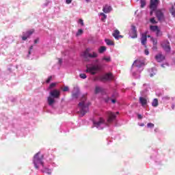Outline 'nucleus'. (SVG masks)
I'll return each instance as SVG.
<instances>
[{
  "label": "nucleus",
  "mask_w": 175,
  "mask_h": 175,
  "mask_svg": "<svg viewBox=\"0 0 175 175\" xmlns=\"http://www.w3.org/2000/svg\"><path fill=\"white\" fill-rule=\"evenodd\" d=\"M79 77H81V79H87V75L84 73H82L79 75Z\"/></svg>",
  "instance_id": "34"
},
{
  "label": "nucleus",
  "mask_w": 175,
  "mask_h": 175,
  "mask_svg": "<svg viewBox=\"0 0 175 175\" xmlns=\"http://www.w3.org/2000/svg\"><path fill=\"white\" fill-rule=\"evenodd\" d=\"M99 16H102L103 17L101 18V21H105V18H107V16L106 14H105V13L103 12H100L99 14Z\"/></svg>",
  "instance_id": "23"
},
{
  "label": "nucleus",
  "mask_w": 175,
  "mask_h": 175,
  "mask_svg": "<svg viewBox=\"0 0 175 175\" xmlns=\"http://www.w3.org/2000/svg\"><path fill=\"white\" fill-rule=\"evenodd\" d=\"M50 96L48 97L47 101L49 106H53L55 103V99H59L61 92L57 89L51 90L49 93Z\"/></svg>",
  "instance_id": "3"
},
{
  "label": "nucleus",
  "mask_w": 175,
  "mask_h": 175,
  "mask_svg": "<svg viewBox=\"0 0 175 175\" xmlns=\"http://www.w3.org/2000/svg\"><path fill=\"white\" fill-rule=\"evenodd\" d=\"M107 115L108 116L107 122L105 120V119H103V118H99L98 121L93 122L94 126L98 128V129H103V128H100L103 124H105L106 126H109V125H110V124H111V122L116 120V113L111 111H107Z\"/></svg>",
  "instance_id": "1"
},
{
  "label": "nucleus",
  "mask_w": 175,
  "mask_h": 175,
  "mask_svg": "<svg viewBox=\"0 0 175 175\" xmlns=\"http://www.w3.org/2000/svg\"><path fill=\"white\" fill-rule=\"evenodd\" d=\"M156 16L157 17L159 21H165V15L162 10H159L156 11Z\"/></svg>",
  "instance_id": "11"
},
{
  "label": "nucleus",
  "mask_w": 175,
  "mask_h": 175,
  "mask_svg": "<svg viewBox=\"0 0 175 175\" xmlns=\"http://www.w3.org/2000/svg\"><path fill=\"white\" fill-rule=\"evenodd\" d=\"M172 109H174V106H172Z\"/></svg>",
  "instance_id": "55"
},
{
  "label": "nucleus",
  "mask_w": 175,
  "mask_h": 175,
  "mask_svg": "<svg viewBox=\"0 0 175 175\" xmlns=\"http://www.w3.org/2000/svg\"><path fill=\"white\" fill-rule=\"evenodd\" d=\"M161 47L166 51V53H170L171 47L170 42L168 40H164L161 42Z\"/></svg>",
  "instance_id": "8"
},
{
  "label": "nucleus",
  "mask_w": 175,
  "mask_h": 175,
  "mask_svg": "<svg viewBox=\"0 0 175 175\" xmlns=\"http://www.w3.org/2000/svg\"><path fill=\"white\" fill-rule=\"evenodd\" d=\"M72 0H66V3H67V5H69V4L72 3Z\"/></svg>",
  "instance_id": "40"
},
{
  "label": "nucleus",
  "mask_w": 175,
  "mask_h": 175,
  "mask_svg": "<svg viewBox=\"0 0 175 175\" xmlns=\"http://www.w3.org/2000/svg\"><path fill=\"white\" fill-rule=\"evenodd\" d=\"M144 53L146 54V55H148V54H150V52L148 51V49H146L144 51Z\"/></svg>",
  "instance_id": "38"
},
{
  "label": "nucleus",
  "mask_w": 175,
  "mask_h": 175,
  "mask_svg": "<svg viewBox=\"0 0 175 175\" xmlns=\"http://www.w3.org/2000/svg\"><path fill=\"white\" fill-rule=\"evenodd\" d=\"M152 42L153 43V45H157V44L158 43V40L152 38Z\"/></svg>",
  "instance_id": "33"
},
{
  "label": "nucleus",
  "mask_w": 175,
  "mask_h": 175,
  "mask_svg": "<svg viewBox=\"0 0 175 175\" xmlns=\"http://www.w3.org/2000/svg\"><path fill=\"white\" fill-rule=\"evenodd\" d=\"M62 91L64 92H68V91H69V87H68V86H64V88H62Z\"/></svg>",
  "instance_id": "32"
},
{
  "label": "nucleus",
  "mask_w": 175,
  "mask_h": 175,
  "mask_svg": "<svg viewBox=\"0 0 175 175\" xmlns=\"http://www.w3.org/2000/svg\"><path fill=\"white\" fill-rule=\"evenodd\" d=\"M139 103L142 106H146V105H147V98L144 97H139Z\"/></svg>",
  "instance_id": "17"
},
{
  "label": "nucleus",
  "mask_w": 175,
  "mask_h": 175,
  "mask_svg": "<svg viewBox=\"0 0 175 175\" xmlns=\"http://www.w3.org/2000/svg\"><path fill=\"white\" fill-rule=\"evenodd\" d=\"M140 126H144V124H142Z\"/></svg>",
  "instance_id": "50"
},
{
  "label": "nucleus",
  "mask_w": 175,
  "mask_h": 175,
  "mask_svg": "<svg viewBox=\"0 0 175 175\" xmlns=\"http://www.w3.org/2000/svg\"><path fill=\"white\" fill-rule=\"evenodd\" d=\"M44 159V156L40 153V152H37L33 159V163L34 165V167L36 169H39V166L40 165L44 166L43 159Z\"/></svg>",
  "instance_id": "4"
},
{
  "label": "nucleus",
  "mask_w": 175,
  "mask_h": 175,
  "mask_svg": "<svg viewBox=\"0 0 175 175\" xmlns=\"http://www.w3.org/2000/svg\"><path fill=\"white\" fill-rule=\"evenodd\" d=\"M129 35L132 39H136V38H137V29H136V26L133 25H131Z\"/></svg>",
  "instance_id": "9"
},
{
  "label": "nucleus",
  "mask_w": 175,
  "mask_h": 175,
  "mask_svg": "<svg viewBox=\"0 0 175 175\" xmlns=\"http://www.w3.org/2000/svg\"><path fill=\"white\" fill-rule=\"evenodd\" d=\"M101 80H113V74L107 73L101 78Z\"/></svg>",
  "instance_id": "15"
},
{
  "label": "nucleus",
  "mask_w": 175,
  "mask_h": 175,
  "mask_svg": "<svg viewBox=\"0 0 175 175\" xmlns=\"http://www.w3.org/2000/svg\"><path fill=\"white\" fill-rule=\"evenodd\" d=\"M156 36L157 37L162 36V31H161V29H159L157 31H156Z\"/></svg>",
  "instance_id": "27"
},
{
  "label": "nucleus",
  "mask_w": 175,
  "mask_h": 175,
  "mask_svg": "<svg viewBox=\"0 0 175 175\" xmlns=\"http://www.w3.org/2000/svg\"><path fill=\"white\" fill-rule=\"evenodd\" d=\"M148 32L146 31L144 33H141V44L147 49V38H151L150 35L147 36Z\"/></svg>",
  "instance_id": "7"
},
{
  "label": "nucleus",
  "mask_w": 175,
  "mask_h": 175,
  "mask_svg": "<svg viewBox=\"0 0 175 175\" xmlns=\"http://www.w3.org/2000/svg\"><path fill=\"white\" fill-rule=\"evenodd\" d=\"M111 10H113V8H111V6L109 5H105L103 8V11L104 12V13H110V12H111Z\"/></svg>",
  "instance_id": "16"
},
{
  "label": "nucleus",
  "mask_w": 175,
  "mask_h": 175,
  "mask_svg": "<svg viewBox=\"0 0 175 175\" xmlns=\"http://www.w3.org/2000/svg\"><path fill=\"white\" fill-rule=\"evenodd\" d=\"M83 33L84 31H83V29H79L76 33V36H80V35H83Z\"/></svg>",
  "instance_id": "25"
},
{
  "label": "nucleus",
  "mask_w": 175,
  "mask_h": 175,
  "mask_svg": "<svg viewBox=\"0 0 175 175\" xmlns=\"http://www.w3.org/2000/svg\"><path fill=\"white\" fill-rule=\"evenodd\" d=\"M88 106H90V103L87 101V96H83L81 102L78 104L79 112L82 116H84L88 111Z\"/></svg>",
  "instance_id": "2"
},
{
  "label": "nucleus",
  "mask_w": 175,
  "mask_h": 175,
  "mask_svg": "<svg viewBox=\"0 0 175 175\" xmlns=\"http://www.w3.org/2000/svg\"><path fill=\"white\" fill-rule=\"evenodd\" d=\"M91 49L88 48L86 50L83 52V57L85 59L87 58H98V54L96 52H92L90 53Z\"/></svg>",
  "instance_id": "5"
},
{
  "label": "nucleus",
  "mask_w": 175,
  "mask_h": 175,
  "mask_svg": "<svg viewBox=\"0 0 175 175\" xmlns=\"http://www.w3.org/2000/svg\"><path fill=\"white\" fill-rule=\"evenodd\" d=\"M86 68V72L88 73H91V75H96V72H98V70H100L99 65H93L91 67H88V66H87Z\"/></svg>",
  "instance_id": "6"
},
{
  "label": "nucleus",
  "mask_w": 175,
  "mask_h": 175,
  "mask_svg": "<svg viewBox=\"0 0 175 175\" xmlns=\"http://www.w3.org/2000/svg\"><path fill=\"white\" fill-rule=\"evenodd\" d=\"M159 103H158V100L157 98H154L152 103V105L153 107H158V105Z\"/></svg>",
  "instance_id": "20"
},
{
  "label": "nucleus",
  "mask_w": 175,
  "mask_h": 175,
  "mask_svg": "<svg viewBox=\"0 0 175 175\" xmlns=\"http://www.w3.org/2000/svg\"><path fill=\"white\" fill-rule=\"evenodd\" d=\"M116 114H120V112H118H118H116Z\"/></svg>",
  "instance_id": "52"
},
{
  "label": "nucleus",
  "mask_w": 175,
  "mask_h": 175,
  "mask_svg": "<svg viewBox=\"0 0 175 175\" xmlns=\"http://www.w3.org/2000/svg\"><path fill=\"white\" fill-rule=\"evenodd\" d=\"M105 50H106V46H100L98 49V53H100V54H103V53H105Z\"/></svg>",
  "instance_id": "22"
},
{
  "label": "nucleus",
  "mask_w": 175,
  "mask_h": 175,
  "mask_svg": "<svg viewBox=\"0 0 175 175\" xmlns=\"http://www.w3.org/2000/svg\"><path fill=\"white\" fill-rule=\"evenodd\" d=\"M111 102L113 103H116V102H117V100L116 99H111Z\"/></svg>",
  "instance_id": "45"
},
{
  "label": "nucleus",
  "mask_w": 175,
  "mask_h": 175,
  "mask_svg": "<svg viewBox=\"0 0 175 175\" xmlns=\"http://www.w3.org/2000/svg\"><path fill=\"white\" fill-rule=\"evenodd\" d=\"M147 126L148 128H154V125L152 123H148Z\"/></svg>",
  "instance_id": "36"
},
{
  "label": "nucleus",
  "mask_w": 175,
  "mask_h": 175,
  "mask_svg": "<svg viewBox=\"0 0 175 175\" xmlns=\"http://www.w3.org/2000/svg\"><path fill=\"white\" fill-rule=\"evenodd\" d=\"M38 42H39V38H37L34 40V44H36V43H38Z\"/></svg>",
  "instance_id": "43"
},
{
  "label": "nucleus",
  "mask_w": 175,
  "mask_h": 175,
  "mask_svg": "<svg viewBox=\"0 0 175 175\" xmlns=\"http://www.w3.org/2000/svg\"><path fill=\"white\" fill-rule=\"evenodd\" d=\"M150 28V30H152L153 32H157V31L159 29V27H158V26L154 25H151Z\"/></svg>",
  "instance_id": "21"
},
{
  "label": "nucleus",
  "mask_w": 175,
  "mask_h": 175,
  "mask_svg": "<svg viewBox=\"0 0 175 175\" xmlns=\"http://www.w3.org/2000/svg\"><path fill=\"white\" fill-rule=\"evenodd\" d=\"M87 2H90V0H86Z\"/></svg>",
  "instance_id": "54"
},
{
  "label": "nucleus",
  "mask_w": 175,
  "mask_h": 175,
  "mask_svg": "<svg viewBox=\"0 0 175 175\" xmlns=\"http://www.w3.org/2000/svg\"><path fill=\"white\" fill-rule=\"evenodd\" d=\"M98 61H99V60L96 59V62H98Z\"/></svg>",
  "instance_id": "53"
},
{
  "label": "nucleus",
  "mask_w": 175,
  "mask_h": 175,
  "mask_svg": "<svg viewBox=\"0 0 175 175\" xmlns=\"http://www.w3.org/2000/svg\"><path fill=\"white\" fill-rule=\"evenodd\" d=\"M79 23L81 24V25H82V27L84 26V21H83V19H79Z\"/></svg>",
  "instance_id": "37"
},
{
  "label": "nucleus",
  "mask_w": 175,
  "mask_h": 175,
  "mask_svg": "<svg viewBox=\"0 0 175 175\" xmlns=\"http://www.w3.org/2000/svg\"><path fill=\"white\" fill-rule=\"evenodd\" d=\"M77 96H78L77 93L72 94V98H77Z\"/></svg>",
  "instance_id": "41"
},
{
  "label": "nucleus",
  "mask_w": 175,
  "mask_h": 175,
  "mask_svg": "<svg viewBox=\"0 0 175 175\" xmlns=\"http://www.w3.org/2000/svg\"><path fill=\"white\" fill-rule=\"evenodd\" d=\"M138 118H139V120H142V119L143 118V116H142V115L139 114V115H138Z\"/></svg>",
  "instance_id": "44"
},
{
  "label": "nucleus",
  "mask_w": 175,
  "mask_h": 175,
  "mask_svg": "<svg viewBox=\"0 0 175 175\" xmlns=\"http://www.w3.org/2000/svg\"><path fill=\"white\" fill-rule=\"evenodd\" d=\"M170 13L171 14H172L174 16V17H175V10H174V7L172 6V9L170 10Z\"/></svg>",
  "instance_id": "30"
},
{
  "label": "nucleus",
  "mask_w": 175,
  "mask_h": 175,
  "mask_svg": "<svg viewBox=\"0 0 175 175\" xmlns=\"http://www.w3.org/2000/svg\"><path fill=\"white\" fill-rule=\"evenodd\" d=\"M33 32H35V30L31 29V30L27 31L25 35H27V38H29V36H31V35H32V33H33Z\"/></svg>",
  "instance_id": "24"
},
{
  "label": "nucleus",
  "mask_w": 175,
  "mask_h": 175,
  "mask_svg": "<svg viewBox=\"0 0 175 175\" xmlns=\"http://www.w3.org/2000/svg\"><path fill=\"white\" fill-rule=\"evenodd\" d=\"M135 1H136V2H138L139 0H135Z\"/></svg>",
  "instance_id": "56"
},
{
  "label": "nucleus",
  "mask_w": 175,
  "mask_h": 175,
  "mask_svg": "<svg viewBox=\"0 0 175 175\" xmlns=\"http://www.w3.org/2000/svg\"><path fill=\"white\" fill-rule=\"evenodd\" d=\"M112 36L115 39H120V38H123L122 36L120 35V31L118 29L114 30L113 33H112Z\"/></svg>",
  "instance_id": "14"
},
{
  "label": "nucleus",
  "mask_w": 175,
  "mask_h": 175,
  "mask_svg": "<svg viewBox=\"0 0 175 175\" xmlns=\"http://www.w3.org/2000/svg\"><path fill=\"white\" fill-rule=\"evenodd\" d=\"M154 76L153 74H150V77H152Z\"/></svg>",
  "instance_id": "49"
},
{
  "label": "nucleus",
  "mask_w": 175,
  "mask_h": 175,
  "mask_svg": "<svg viewBox=\"0 0 175 175\" xmlns=\"http://www.w3.org/2000/svg\"><path fill=\"white\" fill-rule=\"evenodd\" d=\"M141 8H144L146 6V0H141Z\"/></svg>",
  "instance_id": "28"
},
{
  "label": "nucleus",
  "mask_w": 175,
  "mask_h": 175,
  "mask_svg": "<svg viewBox=\"0 0 175 175\" xmlns=\"http://www.w3.org/2000/svg\"><path fill=\"white\" fill-rule=\"evenodd\" d=\"M152 12H154V11H152V10H151V11H150V14H151V15H152Z\"/></svg>",
  "instance_id": "48"
},
{
  "label": "nucleus",
  "mask_w": 175,
  "mask_h": 175,
  "mask_svg": "<svg viewBox=\"0 0 175 175\" xmlns=\"http://www.w3.org/2000/svg\"><path fill=\"white\" fill-rule=\"evenodd\" d=\"M158 5H159V0H150V8L152 11L157 10Z\"/></svg>",
  "instance_id": "10"
},
{
  "label": "nucleus",
  "mask_w": 175,
  "mask_h": 175,
  "mask_svg": "<svg viewBox=\"0 0 175 175\" xmlns=\"http://www.w3.org/2000/svg\"><path fill=\"white\" fill-rule=\"evenodd\" d=\"M103 60L106 61V62H110V61H111V59L110 58V57H104L103 58Z\"/></svg>",
  "instance_id": "29"
},
{
  "label": "nucleus",
  "mask_w": 175,
  "mask_h": 175,
  "mask_svg": "<svg viewBox=\"0 0 175 175\" xmlns=\"http://www.w3.org/2000/svg\"><path fill=\"white\" fill-rule=\"evenodd\" d=\"M33 49V46H31L30 47H29V50L31 51V50H32Z\"/></svg>",
  "instance_id": "47"
},
{
  "label": "nucleus",
  "mask_w": 175,
  "mask_h": 175,
  "mask_svg": "<svg viewBox=\"0 0 175 175\" xmlns=\"http://www.w3.org/2000/svg\"><path fill=\"white\" fill-rule=\"evenodd\" d=\"M59 64H62V59H59Z\"/></svg>",
  "instance_id": "46"
},
{
  "label": "nucleus",
  "mask_w": 175,
  "mask_h": 175,
  "mask_svg": "<svg viewBox=\"0 0 175 175\" xmlns=\"http://www.w3.org/2000/svg\"><path fill=\"white\" fill-rule=\"evenodd\" d=\"M158 47H157V45H153L152 49L153 50H157Z\"/></svg>",
  "instance_id": "42"
},
{
  "label": "nucleus",
  "mask_w": 175,
  "mask_h": 175,
  "mask_svg": "<svg viewBox=\"0 0 175 175\" xmlns=\"http://www.w3.org/2000/svg\"><path fill=\"white\" fill-rule=\"evenodd\" d=\"M57 85V83H52L49 85V90H52V88H55Z\"/></svg>",
  "instance_id": "26"
},
{
  "label": "nucleus",
  "mask_w": 175,
  "mask_h": 175,
  "mask_svg": "<svg viewBox=\"0 0 175 175\" xmlns=\"http://www.w3.org/2000/svg\"><path fill=\"white\" fill-rule=\"evenodd\" d=\"M28 36L26 35V36H23V37H22V40H27V39H28Z\"/></svg>",
  "instance_id": "39"
},
{
  "label": "nucleus",
  "mask_w": 175,
  "mask_h": 175,
  "mask_svg": "<svg viewBox=\"0 0 175 175\" xmlns=\"http://www.w3.org/2000/svg\"><path fill=\"white\" fill-rule=\"evenodd\" d=\"M52 79H53V76L49 77L48 79L46 81V83H50Z\"/></svg>",
  "instance_id": "35"
},
{
  "label": "nucleus",
  "mask_w": 175,
  "mask_h": 175,
  "mask_svg": "<svg viewBox=\"0 0 175 175\" xmlns=\"http://www.w3.org/2000/svg\"><path fill=\"white\" fill-rule=\"evenodd\" d=\"M105 40L107 46H114V42L111 41V40L105 39Z\"/></svg>",
  "instance_id": "19"
},
{
  "label": "nucleus",
  "mask_w": 175,
  "mask_h": 175,
  "mask_svg": "<svg viewBox=\"0 0 175 175\" xmlns=\"http://www.w3.org/2000/svg\"><path fill=\"white\" fill-rule=\"evenodd\" d=\"M133 66H136L137 68H142V66H144V62L137 59L133 62Z\"/></svg>",
  "instance_id": "12"
},
{
  "label": "nucleus",
  "mask_w": 175,
  "mask_h": 175,
  "mask_svg": "<svg viewBox=\"0 0 175 175\" xmlns=\"http://www.w3.org/2000/svg\"><path fill=\"white\" fill-rule=\"evenodd\" d=\"M100 92H103V89L101 87L96 86L94 94H99Z\"/></svg>",
  "instance_id": "18"
},
{
  "label": "nucleus",
  "mask_w": 175,
  "mask_h": 175,
  "mask_svg": "<svg viewBox=\"0 0 175 175\" xmlns=\"http://www.w3.org/2000/svg\"><path fill=\"white\" fill-rule=\"evenodd\" d=\"M155 59L157 62H162L165 59V56L162 53H159L155 56Z\"/></svg>",
  "instance_id": "13"
},
{
  "label": "nucleus",
  "mask_w": 175,
  "mask_h": 175,
  "mask_svg": "<svg viewBox=\"0 0 175 175\" xmlns=\"http://www.w3.org/2000/svg\"><path fill=\"white\" fill-rule=\"evenodd\" d=\"M29 54H31V50L29 51Z\"/></svg>",
  "instance_id": "51"
},
{
  "label": "nucleus",
  "mask_w": 175,
  "mask_h": 175,
  "mask_svg": "<svg viewBox=\"0 0 175 175\" xmlns=\"http://www.w3.org/2000/svg\"><path fill=\"white\" fill-rule=\"evenodd\" d=\"M150 22L152 24H157V23H158V22H157V21H155V18H151L150 19Z\"/></svg>",
  "instance_id": "31"
}]
</instances>
